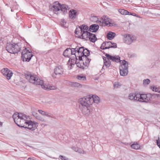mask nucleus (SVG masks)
<instances>
[{
	"mask_svg": "<svg viewBox=\"0 0 160 160\" xmlns=\"http://www.w3.org/2000/svg\"><path fill=\"white\" fill-rule=\"evenodd\" d=\"M13 118L15 123L20 127L27 128L32 131L37 128V123L31 120L27 121L26 115L22 113H15Z\"/></svg>",
	"mask_w": 160,
	"mask_h": 160,
	"instance_id": "1",
	"label": "nucleus"
},
{
	"mask_svg": "<svg viewBox=\"0 0 160 160\" xmlns=\"http://www.w3.org/2000/svg\"><path fill=\"white\" fill-rule=\"evenodd\" d=\"M89 95L78 99L79 108L82 113L86 116H88L93 113V109L89 107L91 105Z\"/></svg>",
	"mask_w": 160,
	"mask_h": 160,
	"instance_id": "2",
	"label": "nucleus"
},
{
	"mask_svg": "<svg viewBox=\"0 0 160 160\" xmlns=\"http://www.w3.org/2000/svg\"><path fill=\"white\" fill-rule=\"evenodd\" d=\"M6 50L11 53H16L20 51L21 47L17 44L7 43Z\"/></svg>",
	"mask_w": 160,
	"mask_h": 160,
	"instance_id": "3",
	"label": "nucleus"
},
{
	"mask_svg": "<svg viewBox=\"0 0 160 160\" xmlns=\"http://www.w3.org/2000/svg\"><path fill=\"white\" fill-rule=\"evenodd\" d=\"M25 76L29 82L34 84L38 85V84L42 83V80L38 78V77L36 75L32 74L30 73H28L25 74Z\"/></svg>",
	"mask_w": 160,
	"mask_h": 160,
	"instance_id": "4",
	"label": "nucleus"
},
{
	"mask_svg": "<svg viewBox=\"0 0 160 160\" xmlns=\"http://www.w3.org/2000/svg\"><path fill=\"white\" fill-rule=\"evenodd\" d=\"M52 8V9L54 11L57 12L61 10L65 13L67 12L68 6L65 4L61 5L58 2L56 1L53 3Z\"/></svg>",
	"mask_w": 160,
	"mask_h": 160,
	"instance_id": "5",
	"label": "nucleus"
},
{
	"mask_svg": "<svg viewBox=\"0 0 160 160\" xmlns=\"http://www.w3.org/2000/svg\"><path fill=\"white\" fill-rule=\"evenodd\" d=\"M121 65L119 67L120 72L121 75L126 76L128 73V64L126 61L123 60L121 62Z\"/></svg>",
	"mask_w": 160,
	"mask_h": 160,
	"instance_id": "6",
	"label": "nucleus"
},
{
	"mask_svg": "<svg viewBox=\"0 0 160 160\" xmlns=\"http://www.w3.org/2000/svg\"><path fill=\"white\" fill-rule=\"evenodd\" d=\"M33 56L31 51L28 50L26 48L23 50L22 53V58L23 61L29 62Z\"/></svg>",
	"mask_w": 160,
	"mask_h": 160,
	"instance_id": "7",
	"label": "nucleus"
},
{
	"mask_svg": "<svg viewBox=\"0 0 160 160\" xmlns=\"http://www.w3.org/2000/svg\"><path fill=\"white\" fill-rule=\"evenodd\" d=\"M102 21H98V23L100 26H112L114 23L111 22V20L110 18L106 16H103L102 18Z\"/></svg>",
	"mask_w": 160,
	"mask_h": 160,
	"instance_id": "8",
	"label": "nucleus"
},
{
	"mask_svg": "<svg viewBox=\"0 0 160 160\" xmlns=\"http://www.w3.org/2000/svg\"><path fill=\"white\" fill-rule=\"evenodd\" d=\"M136 40V37L134 35L128 34L124 37V42L128 44H130Z\"/></svg>",
	"mask_w": 160,
	"mask_h": 160,
	"instance_id": "9",
	"label": "nucleus"
},
{
	"mask_svg": "<svg viewBox=\"0 0 160 160\" xmlns=\"http://www.w3.org/2000/svg\"><path fill=\"white\" fill-rule=\"evenodd\" d=\"M90 32L88 31H82V32H78L75 34L77 36V37L80 38L84 39L87 40L88 39L89 35Z\"/></svg>",
	"mask_w": 160,
	"mask_h": 160,
	"instance_id": "10",
	"label": "nucleus"
},
{
	"mask_svg": "<svg viewBox=\"0 0 160 160\" xmlns=\"http://www.w3.org/2000/svg\"><path fill=\"white\" fill-rule=\"evenodd\" d=\"M2 73L4 75L8 80L11 79L13 73L12 71L7 68H4L1 70Z\"/></svg>",
	"mask_w": 160,
	"mask_h": 160,
	"instance_id": "11",
	"label": "nucleus"
},
{
	"mask_svg": "<svg viewBox=\"0 0 160 160\" xmlns=\"http://www.w3.org/2000/svg\"><path fill=\"white\" fill-rule=\"evenodd\" d=\"M88 27L87 25H82L79 26L78 27H77L75 31V33L78 32H82V31H87L88 29Z\"/></svg>",
	"mask_w": 160,
	"mask_h": 160,
	"instance_id": "12",
	"label": "nucleus"
},
{
	"mask_svg": "<svg viewBox=\"0 0 160 160\" xmlns=\"http://www.w3.org/2000/svg\"><path fill=\"white\" fill-rule=\"evenodd\" d=\"M89 99L90 100L91 105L93 102L98 103L100 102V99L98 97L95 95H89Z\"/></svg>",
	"mask_w": 160,
	"mask_h": 160,
	"instance_id": "13",
	"label": "nucleus"
},
{
	"mask_svg": "<svg viewBox=\"0 0 160 160\" xmlns=\"http://www.w3.org/2000/svg\"><path fill=\"white\" fill-rule=\"evenodd\" d=\"M105 56L106 57H108V58L113 62H122V61L120 60V57L119 56H117L116 57L112 56L108 54H106Z\"/></svg>",
	"mask_w": 160,
	"mask_h": 160,
	"instance_id": "14",
	"label": "nucleus"
},
{
	"mask_svg": "<svg viewBox=\"0 0 160 160\" xmlns=\"http://www.w3.org/2000/svg\"><path fill=\"white\" fill-rule=\"evenodd\" d=\"M38 84V85H40L41 86L42 88H43L45 90H55L56 89L55 87L54 86H51L48 85H44L43 84L44 82L42 80V83Z\"/></svg>",
	"mask_w": 160,
	"mask_h": 160,
	"instance_id": "15",
	"label": "nucleus"
},
{
	"mask_svg": "<svg viewBox=\"0 0 160 160\" xmlns=\"http://www.w3.org/2000/svg\"><path fill=\"white\" fill-rule=\"evenodd\" d=\"M78 13L76 10L72 9L69 12V17L72 20L75 19L77 18Z\"/></svg>",
	"mask_w": 160,
	"mask_h": 160,
	"instance_id": "16",
	"label": "nucleus"
},
{
	"mask_svg": "<svg viewBox=\"0 0 160 160\" xmlns=\"http://www.w3.org/2000/svg\"><path fill=\"white\" fill-rule=\"evenodd\" d=\"M32 114L37 119L42 122H46V120L42 117L39 115L35 111L32 112Z\"/></svg>",
	"mask_w": 160,
	"mask_h": 160,
	"instance_id": "17",
	"label": "nucleus"
},
{
	"mask_svg": "<svg viewBox=\"0 0 160 160\" xmlns=\"http://www.w3.org/2000/svg\"><path fill=\"white\" fill-rule=\"evenodd\" d=\"M63 72V69L60 66L56 67L54 70V72L56 75H62Z\"/></svg>",
	"mask_w": 160,
	"mask_h": 160,
	"instance_id": "18",
	"label": "nucleus"
},
{
	"mask_svg": "<svg viewBox=\"0 0 160 160\" xmlns=\"http://www.w3.org/2000/svg\"><path fill=\"white\" fill-rule=\"evenodd\" d=\"M38 111L43 116H45L52 118H55V117L53 116L52 114L48 112H46L41 110H38Z\"/></svg>",
	"mask_w": 160,
	"mask_h": 160,
	"instance_id": "19",
	"label": "nucleus"
},
{
	"mask_svg": "<svg viewBox=\"0 0 160 160\" xmlns=\"http://www.w3.org/2000/svg\"><path fill=\"white\" fill-rule=\"evenodd\" d=\"M104 57L103 58L104 60V65L103 66L102 68L105 69V67L106 68H108L111 65V62L110 61L109 58H108V57Z\"/></svg>",
	"mask_w": 160,
	"mask_h": 160,
	"instance_id": "20",
	"label": "nucleus"
},
{
	"mask_svg": "<svg viewBox=\"0 0 160 160\" xmlns=\"http://www.w3.org/2000/svg\"><path fill=\"white\" fill-rule=\"evenodd\" d=\"M110 45H111V42H105L102 44L100 48L103 50L109 48H110Z\"/></svg>",
	"mask_w": 160,
	"mask_h": 160,
	"instance_id": "21",
	"label": "nucleus"
},
{
	"mask_svg": "<svg viewBox=\"0 0 160 160\" xmlns=\"http://www.w3.org/2000/svg\"><path fill=\"white\" fill-rule=\"evenodd\" d=\"M137 96L138 98V101L145 102V101L146 100L147 95L146 94H140L138 93V94Z\"/></svg>",
	"mask_w": 160,
	"mask_h": 160,
	"instance_id": "22",
	"label": "nucleus"
},
{
	"mask_svg": "<svg viewBox=\"0 0 160 160\" xmlns=\"http://www.w3.org/2000/svg\"><path fill=\"white\" fill-rule=\"evenodd\" d=\"M138 93H130L128 96V98L131 100L138 101L137 95Z\"/></svg>",
	"mask_w": 160,
	"mask_h": 160,
	"instance_id": "23",
	"label": "nucleus"
},
{
	"mask_svg": "<svg viewBox=\"0 0 160 160\" xmlns=\"http://www.w3.org/2000/svg\"><path fill=\"white\" fill-rule=\"evenodd\" d=\"M99 26L96 24L91 25L89 28V30L92 32H97L99 28Z\"/></svg>",
	"mask_w": 160,
	"mask_h": 160,
	"instance_id": "24",
	"label": "nucleus"
},
{
	"mask_svg": "<svg viewBox=\"0 0 160 160\" xmlns=\"http://www.w3.org/2000/svg\"><path fill=\"white\" fill-rule=\"evenodd\" d=\"M71 50L70 48L66 49L63 52V55L65 57H70L71 56Z\"/></svg>",
	"mask_w": 160,
	"mask_h": 160,
	"instance_id": "25",
	"label": "nucleus"
},
{
	"mask_svg": "<svg viewBox=\"0 0 160 160\" xmlns=\"http://www.w3.org/2000/svg\"><path fill=\"white\" fill-rule=\"evenodd\" d=\"M76 50H77V53L78 55V56H81L83 52H84V48L83 47H80L77 46L76 48Z\"/></svg>",
	"mask_w": 160,
	"mask_h": 160,
	"instance_id": "26",
	"label": "nucleus"
},
{
	"mask_svg": "<svg viewBox=\"0 0 160 160\" xmlns=\"http://www.w3.org/2000/svg\"><path fill=\"white\" fill-rule=\"evenodd\" d=\"M89 53V52L87 49H84V52H83L82 55H81V56H78V58H79L80 60H82V57H87V56H88Z\"/></svg>",
	"mask_w": 160,
	"mask_h": 160,
	"instance_id": "27",
	"label": "nucleus"
},
{
	"mask_svg": "<svg viewBox=\"0 0 160 160\" xmlns=\"http://www.w3.org/2000/svg\"><path fill=\"white\" fill-rule=\"evenodd\" d=\"M88 39L92 42H95L97 40V38L96 37L95 35L94 34L90 33L89 34Z\"/></svg>",
	"mask_w": 160,
	"mask_h": 160,
	"instance_id": "28",
	"label": "nucleus"
},
{
	"mask_svg": "<svg viewBox=\"0 0 160 160\" xmlns=\"http://www.w3.org/2000/svg\"><path fill=\"white\" fill-rule=\"evenodd\" d=\"M115 35V33L110 31L108 33L107 37L109 40H112L114 38Z\"/></svg>",
	"mask_w": 160,
	"mask_h": 160,
	"instance_id": "29",
	"label": "nucleus"
},
{
	"mask_svg": "<svg viewBox=\"0 0 160 160\" xmlns=\"http://www.w3.org/2000/svg\"><path fill=\"white\" fill-rule=\"evenodd\" d=\"M132 148L134 149H138L140 148V145L136 142H134V143L131 145Z\"/></svg>",
	"mask_w": 160,
	"mask_h": 160,
	"instance_id": "30",
	"label": "nucleus"
},
{
	"mask_svg": "<svg viewBox=\"0 0 160 160\" xmlns=\"http://www.w3.org/2000/svg\"><path fill=\"white\" fill-rule=\"evenodd\" d=\"M71 50L72 52H71V55H73V58H76L77 59V57L78 56V55H77L75 54L76 52L77 51V50H76V48H72L71 49Z\"/></svg>",
	"mask_w": 160,
	"mask_h": 160,
	"instance_id": "31",
	"label": "nucleus"
},
{
	"mask_svg": "<svg viewBox=\"0 0 160 160\" xmlns=\"http://www.w3.org/2000/svg\"><path fill=\"white\" fill-rule=\"evenodd\" d=\"M119 12L122 15H128L129 14V12L128 11L125 10L123 9H120L118 10Z\"/></svg>",
	"mask_w": 160,
	"mask_h": 160,
	"instance_id": "32",
	"label": "nucleus"
},
{
	"mask_svg": "<svg viewBox=\"0 0 160 160\" xmlns=\"http://www.w3.org/2000/svg\"><path fill=\"white\" fill-rule=\"evenodd\" d=\"M146 95L147 98H146V100L145 101V102H147L149 101H151L152 97L153 95L150 93L147 94Z\"/></svg>",
	"mask_w": 160,
	"mask_h": 160,
	"instance_id": "33",
	"label": "nucleus"
},
{
	"mask_svg": "<svg viewBox=\"0 0 160 160\" xmlns=\"http://www.w3.org/2000/svg\"><path fill=\"white\" fill-rule=\"evenodd\" d=\"M90 20L93 22H96L98 24V21H101L100 20H98V18L97 17L94 16L91 17Z\"/></svg>",
	"mask_w": 160,
	"mask_h": 160,
	"instance_id": "34",
	"label": "nucleus"
},
{
	"mask_svg": "<svg viewBox=\"0 0 160 160\" xmlns=\"http://www.w3.org/2000/svg\"><path fill=\"white\" fill-rule=\"evenodd\" d=\"M151 89L153 91L157 92L160 93V88L159 87H157L156 86H152L151 87Z\"/></svg>",
	"mask_w": 160,
	"mask_h": 160,
	"instance_id": "35",
	"label": "nucleus"
},
{
	"mask_svg": "<svg viewBox=\"0 0 160 160\" xmlns=\"http://www.w3.org/2000/svg\"><path fill=\"white\" fill-rule=\"evenodd\" d=\"M77 78L78 80L82 81H84L86 79V77L83 76L82 75H78L77 77Z\"/></svg>",
	"mask_w": 160,
	"mask_h": 160,
	"instance_id": "36",
	"label": "nucleus"
},
{
	"mask_svg": "<svg viewBox=\"0 0 160 160\" xmlns=\"http://www.w3.org/2000/svg\"><path fill=\"white\" fill-rule=\"evenodd\" d=\"M113 85L114 88H118L120 87L121 84L118 82H116L114 83Z\"/></svg>",
	"mask_w": 160,
	"mask_h": 160,
	"instance_id": "37",
	"label": "nucleus"
},
{
	"mask_svg": "<svg viewBox=\"0 0 160 160\" xmlns=\"http://www.w3.org/2000/svg\"><path fill=\"white\" fill-rule=\"evenodd\" d=\"M75 63L77 65V67H78L79 68H82L83 69H84V67L83 65H81L80 64L79 62L78 63H77V60H76V61L75 62Z\"/></svg>",
	"mask_w": 160,
	"mask_h": 160,
	"instance_id": "38",
	"label": "nucleus"
},
{
	"mask_svg": "<svg viewBox=\"0 0 160 160\" xmlns=\"http://www.w3.org/2000/svg\"><path fill=\"white\" fill-rule=\"evenodd\" d=\"M72 85L78 87H81V85L80 83L76 82H73L72 84Z\"/></svg>",
	"mask_w": 160,
	"mask_h": 160,
	"instance_id": "39",
	"label": "nucleus"
},
{
	"mask_svg": "<svg viewBox=\"0 0 160 160\" xmlns=\"http://www.w3.org/2000/svg\"><path fill=\"white\" fill-rule=\"evenodd\" d=\"M150 82V80L148 79H144L143 81V84L144 85L148 84Z\"/></svg>",
	"mask_w": 160,
	"mask_h": 160,
	"instance_id": "40",
	"label": "nucleus"
},
{
	"mask_svg": "<svg viewBox=\"0 0 160 160\" xmlns=\"http://www.w3.org/2000/svg\"><path fill=\"white\" fill-rule=\"evenodd\" d=\"M79 153L81 154H84L85 153V152L81 148H79L78 151V152Z\"/></svg>",
	"mask_w": 160,
	"mask_h": 160,
	"instance_id": "41",
	"label": "nucleus"
},
{
	"mask_svg": "<svg viewBox=\"0 0 160 160\" xmlns=\"http://www.w3.org/2000/svg\"><path fill=\"white\" fill-rule=\"evenodd\" d=\"M66 23V21L62 19L61 21V24L62 27H65V25Z\"/></svg>",
	"mask_w": 160,
	"mask_h": 160,
	"instance_id": "42",
	"label": "nucleus"
},
{
	"mask_svg": "<svg viewBox=\"0 0 160 160\" xmlns=\"http://www.w3.org/2000/svg\"><path fill=\"white\" fill-rule=\"evenodd\" d=\"M117 47V45L116 43L111 42V45H110V48H116Z\"/></svg>",
	"mask_w": 160,
	"mask_h": 160,
	"instance_id": "43",
	"label": "nucleus"
},
{
	"mask_svg": "<svg viewBox=\"0 0 160 160\" xmlns=\"http://www.w3.org/2000/svg\"><path fill=\"white\" fill-rule=\"evenodd\" d=\"M59 158L62 160H67L68 159V158L62 155H60Z\"/></svg>",
	"mask_w": 160,
	"mask_h": 160,
	"instance_id": "44",
	"label": "nucleus"
},
{
	"mask_svg": "<svg viewBox=\"0 0 160 160\" xmlns=\"http://www.w3.org/2000/svg\"><path fill=\"white\" fill-rule=\"evenodd\" d=\"M85 59H86V61L85 62L87 63L86 66H87V64H88L91 60V59H89V58H87L86 57H85Z\"/></svg>",
	"mask_w": 160,
	"mask_h": 160,
	"instance_id": "45",
	"label": "nucleus"
},
{
	"mask_svg": "<svg viewBox=\"0 0 160 160\" xmlns=\"http://www.w3.org/2000/svg\"><path fill=\"white\" fill-rule=\"evenodd\" d=\"M72 149L76 152H78L79 148L77 147H72Z\"/></svg>",
	"mask_w": 160,
	"mask_h": 160,
	"instance_id": "46",
	"label": "nucleus"
},
{
	"mask_svg": "<svg viewBox=\"0 0 160 160\" xmlns=\"http://www.w3.org/2000/svg\"><path fill=\"white\" fill-rule=\"evenodd\" d=\"M157 143L158 146L160 148V140H159L158 139V140H157Z\"/></svg>",
	"mask_w": 160,
	"mask_h": 160,
	"instance_id": "47",
	"label": "nucleus"
},
{
	"mask_svg": "<svg viewBox=\"0 0 160 160\" xmlns=\"http://www.w3.org/2000/svg\"><path fill=\"white\" fill-rule=\"evenodd\" d=\"M71 65L68 67V68L70 69H72V66H74V64L72 63H70Z\"/></svg>",
	"mask_w": 160,
	"mask_h": 160,
	"instance_id": "48",
	"label": "nucleus"
},
{
	"mask_svg": "<svg viewBox=\"0 0 160 160\" xmlns=\"http://www.w3.org/2000/svg\"><path fill=\"white\" fill-rule=\"evenodd\" d=\"M78 57H77V59L75 58L76 60L75 61L77 60V63H78L79 62H78V61H80L81 62H82V60H80L78 58Z\"/></svg>",
	"mask_w": 160,
	"mask_h": 160,
	"instance_id": "49",
	"label": "nucleus"
},
{
	"mask_svg": "<svg viewBox=\"0 0 160 160\" xmlns=\"http://www.w3.org/2000/svg\"><path fill=\"white\" fill-rule=\"evenodd\" d=\"M27 160H35L33 158H29Z\"/></svg>",
	"mask_w": 160,
	"mask_h": 160,
	"instance_id": "50",
	"label": "nucleus"
},
{
	"mask_svg": "<svg viewBox=\"0 0 160 160\" xmlns=\"http://www.w3.org/2000/svg\"><path fill=\"white\" fill-rule=\"evenodd\" d=\"M135 55L134 54H133L130 56L131 57H135Z\"/></svg>",
	"mask_w": 160,
	"mask_h": 160,
	"instance_id": "51",
	"label": "nucleus"
},
{
	"mask_svg": "<svg viewBox=\"0 0 160 160\" xmlns=\"http://www.w3.org/2000/svg\"><path fill=\"white\" fill-rule=\"evenodd\" d=\"M43 125V126H44H44H47V124H42V126Z\"/></svg>",
	"mask_w": 160,
	"mask_h": 160,
	"instance_id": "52",
	"label": "nucleus"
},
{
	"mask_svg": "<svg viewBox=\"0 0 160 160\" xmlns=\"http://www.w3.org/2000/svg\"><path fill=\"white\" fill-rule=\"evenodd\" d=\"M99 78V77H97V78H95V77H94V79H95V80H98Z\"/></svg>",
	"mask_w": 160,
	"mask_h": 160,
	"instance_id": "53",
	"label": "nucleus"
},
{
	"mask_svg": "<svg viewBox=\"0 0 160 160\" xmlns=\"http://www.w3.org/2000/svg\"><path fill=\"white\" fill-rule=\"evenodd\" d=\"M131 14L133 16H136V14H135V13H132Z\"/></svg>",
	"mask_w": 160,
	"mask_h": 160,
	"instance_id": "54",
	"label": "nucleus"
},
{
	"mask_svg": "<svg viewBox=\"0 0 160 160\" xmlns=\"http://www.w3.org/2000/svg\"><path fill=\"white\" fill-rule=\"evenodd\" d=\"M11 11L12 12H13V9L12 8H11Z\"/></svg>",
	"mask_w": 160,
	"mask_h": 160,
	"instance_id": "55",
	"label": "nucleus"
},
{
	"mask_svg": "<svg viewBox=\"0 0 160 160\" xmlns=\"http://www.w3.org/2000/svg\"><path fill=\"white\" fill-rule=\"evenodd\" d=\"M72 60H73V61H75V60H74V59H72Z\"/></svg>",
	"mask_w": 160,
	"mask_h": 160,
	"instance_id": "56",
	"label": "nucleus"
},
{
	"mask_svg": "<svg viewBox=\"0 0 160 160\" xmlns=\"http://www.w3.org/2000/svg\"><path fill=\"white\" fill-rule=\"evenodd\" d=\"M72 62H74V61H72Z\"/></svg>",
	"mask_w": 160,
	"mask_h": 160,
	"instance_id": "57",
	"label": "nucleus"
},
{
	"mask_svg": "<svg viewBox=\"0 0 160 160\" xmlns=\"http://www.w3.org/2000/svg\"><path fill=\"white\" fill-rule=\"evenodd\" d=\"M83 57V58H84V57H85H85Z\"/></svg>",
	"mask_w": 160,
	"mask_h": 160,
	"instance_id": "58",
	"label": "nucleus"
}]
</instances>
